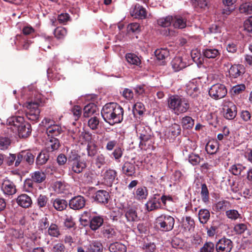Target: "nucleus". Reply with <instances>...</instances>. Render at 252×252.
Returning <instances> with one entry per match:
<instances>
[{"label":"nucleus","mask_w":252,"mask_h":252,"mask_svg":"<svg viewBox=\"0 0 252 252\" xmlns=\"http://www.w3.org/2000/svg\"><path fill=\"white\" fill-rule=\"evenodd\" d=\"M101 114L104 120L110 125L120 123L123 120L124 110L116 103H109L102 108Z\"/></svg>","instance_id":"f257e3e1"},{"label":"nucleus","mask_w":252,"mask_h":252,"mask_svg":"<svg viewBox=\"0 0 252 252\" xmlns=\"http://www.w3.org/2000/svg\"><path fill=\"white\" fill-rule=\"evenodd\" d=\"M8 128L14 133H18L19 137L26 138L30 135L32 131L31 126L25 122L24 118L21 116H13L7 120Z\"/></svg>","instance_id":"f03ea898"},{"label":"nucleus","mask_w":252,"mask_h":252,"mask_svg":"<svg viewBox=\"0 0 252 252\" xmlns=\"http://www.w3.org/2000/svg\"><path fill=\"white\" fill-rule=\"evenodd\" d=\"M168 106L171 112L176 115L187 112L190 108L188 99L177 95L169 98Z\"/></svg>","instance_id":"7ed1b4c3"},{"label":"nucleus","mask_w":252,"mask_h":252,"mask_svg":"<svg viewBox=\"0 0 252 252\" xmlns=\"http://www.w3.org/2000/svg\"><path fill=\"white\" fill-rule=\"evenodd\" d=\"M41 103V98L39 96L34 101H28L24 104V106L27 108L26 117L29 120L36 121L39 119L40 112L39 106Z\"/></svg>","instance_id":"20e7f679"},{"label":"nucleus","mask_w":252,"mask_h":252,"mask_svg":"<svg viewBox=\"0 0 252 252\" xmlns=\"http://www.w3.org/2000/svg\"><path fill=\"white\" fill-rule=\"evenodd\" d=\"M156 223L161 231L168 232L173 229L175 220L170 215L162 214L156 219Z\"/></svg>","instance_id":"39448f33"},{"label":"nucleus","mask_w":252,"mask_h":252,"mask_svg":"<svg viewBox=\"0 0 252 252\" xmlns=\"http://www.w3.org/2000/svg\"><path fill=\"white\" fill-rule=\"evenodd\" d=\"M209 95L215 99L224 97L227 94L225 86L221 84H216L211 86L209 91Z\"/></svg>","instance_id":"423d86ee"},{"label":"nucleus","mask_w":252,"mask_h":252,"mask_svg":"<svg viewBox=\"0 0 252 252\" xmlns=\"http://www.w3.org/2000/svg\"><path fill=\"white\" fill-rule=\"evenodd\" d=\"M129 13L133 18L140 19H145L147 14L146 9L138 3L131 8Z\"/></svg>","instance_id":"0eeeda50"},{"label":"nucleus","mask_w":252,"mask_h":252,"mask_svg":"<svg viewBox=\"0 0 252 252\" xmlns=\"http://www.w3.org/2000/svg\"><path fill=\"white\" fill-rule=\"evenodd\" d=\"M233 247L232 242L228 239L223 238L220 239L216 245L218 252H230Z\"/></svg>","instance_id":"6e6552de"},{"label":"nucleus","mask_w":252,"mask_h":252,"mask_svg":"<svg viewBox=\"0 0 252 252\" xmlns=\"http://www.w3.org/2000/svg\"><path fill=\"white\" fill-rule=\"evenodd\" d=\"M186 92L189 96L195 97L199 93V85L197 81L193 79L187 83L186 85Z\"/></svg>","instance_id":"1a4fd4ad"},{"label":"nucleus","mask_w":252,"mask_h":252,"mask_svg":"<svg viewBox=\"0 0 252 252\" xmlns=\"http://www.w3.org/2000/svg\"><path fill=\"white\" fill-rule=\"evenodd\" d=\"M147 209L148 211H152L161 208V204L159 197V195L154 194L149 198L146 204Z\"/></svg>","instance_id":"9d476101"},{"label":"nucleus","mask_w":252,"mask_h":252,"mask_svg":"<svg viewBox=\"0 0 252 252\" xmlns=\"http://www.w3.org/2000/svg\"><path fill=\"white\" fill-rule=\"evenodd\" d=\"M123 208L127 222L131 227H133L134 222L137 221L139 220L136 210L133 208H126L124 207Z\"/></svg>","instance_id":"9b49d317"},{"label":"nucleus","mask_w":252,"mask_h":252,"mask_svg":"<svg viewBox=\"0 0 252 252\" xmlns=\"http://www.w3.org/2000/svg\"><path fill=\"white\" fill-rule=\"evenodd\" d=\"M1 189L5 194L8 195L15 194L17 190L14 183L7 179L3 181L1 185Z\"/></svg>","instance_id":"f8f14e48"},{"label":"nucleus","mask_w":252,"mask_h":252,"mask_svg":"<svg viewBox=\"0 0 252 252\" xmlns=\"http://www.w3.org/2000/svg\"><path fill=\"white\" fill-rule=\"evenodd\" d=\"M86 200L83 196L78 195L73 197L69 202V206L73 210H80L85 206Z\"/></svg>","instance_id":"ddd939ff"},{"label":"nucleus","mask_w":252,"mask_h":252,"mask_svg":"<svg viewBox=\"0 0 252 252\" xmlns=\"http://www.w3.org/2000/svg\"><path fill=\"white\" fill-rule=\"evenodd\" d=\"M69 165L70 170L76 174L82 173L87 167L86 162L82 159L70 163Z\"/></svg>","instance_id":"4468645a"},{"label":"nucleus","mask_w":252,"mask_h":252,"mask_svg":"<svg viewBox=\"0 0 252 252\" xmlns=\"http://www.w3.org/2000/svg\"><path fill=\"white\" fill-rule=\"evenodd\" d=\"M245 72V68L242 64H234L231 65L228 73L230 78H238L241 77Z\"/></svg>","instance_id":"2eb2a0df"},{"label":"nucleus","mask_w":252,"mask_h":252,"mask_svg":"<svg viewBox=\"0 0 252 252\" xmlns=\"http://www.w3.org/2000/svg\"><path fill=\"white\" fill-rule=\"evenodd\" d=\"M181 129L180 125L174 124L170 126L166 131V135L170 140H174L181 133Z\"/></svg>","instance_id":"dca6fc26"},{"label":"nucleus","mask_w":252,"mask_h":252,"mask_svg":"<svg viewBox=\"0 0 252 252\" xmlns=\"http://www.w3.org/2000/svg\"><path fill=\"white\" fill-rule=\"evenodd\" d=\"M86 252H101L103 250L102 244L97 241H93L85 245Z\"/></svg>","instance_id":"f3484780"},{"label":"nucleus","mask_w":252,"mask_h":252,"mask_svg":"<svg viewBox=\"0 0 252 252\" xmlns=\"http://www.w3.org/2000/svg\"><path fill=\"white\" fill-rule=\"evenodd\" d=\"M171 64L173 69L176 72L182 70L187 66L186 62L184 61L182 58L180 57L174 58Z\"/></svg>","instance_id":"a211bd4d"},{"label":"nucleus","mask_w":252,"mask_h":252,"mask_svg":"<svg viewBox=\"0 0 252 252\" xmlns=\"http://www.w3.org/2000/svg\"><path fill=\"white\" fill-rule=\"evenodd\" d=\"M140 141L139 146L141 149L147 150L152 146L153 141L151 138V133L139 137Z\"/></svg>","instance_id":"6ab92c4d"},{"label":"nucleus","mask_w":252,"mask_h":252,"mask_svg":"<svg viewBox=\"0 0 252 252\" xmlns=\"http://www.w3.org/2000/svg\"><path fill=\"white\" fill-rule=\"evenodd\" d=\"M17 203L23 208H28L32 204L31 198L26 194H22L18 196L17 198Z\"/></svg>","instance_id":"aec40b11"},{"label":"nucleus","mask_w":252,"mask_h":252,"mask_svg":"<svg viewBox=\"0 0 252 252\" xmlns=\"http://www.w3.org/2000/svg\"><path fill=\"white\" fill-rule=\"evenodd\" d=\"M117 175L115 170L109 169L106 170L103 175L104 182L108 186H111L114 181Z\"/></svg>","instance_id":"412c9836"},{"label":"nucleus","mask_w":252,"mask_h":252,"mask_svg":"<svg viewBox=\"0 0 252 252\" xmlns=\"http://www.w3.org/2000/svg\"><path fill=\"white\" fill-rule=\"evenodd\" d=\"M237 115V108L235 105L232 102H229L227 108L225 109L224 117L228 120L234 119Z\"/></svg>","instance_id":"4be33fe9"},{"label":"nucleus","mask_w":252,"mask_h":252,"mask_svg":"<svg viewBox=\"0 0 252 252\" xmlns=\"http://www.w3.org/2000/svg\"><path fill=\"white\" fill-rule=\"evenodd\" d=\"M204 56L208 59H216L220 57V51L213 47H207L202 51Z\"/></svg>","instance_id":"5701e85b"},{"label":"nucleus","mask_w":252,"mask_h":252,"mask_svg":"<svg viewBox=\"0 0 252 252\" xmlns=\"http://www.w3.org/2000/svg\"><path fill=\"white\" fill-rule=\"evenodd\" d=\"M59 146V141L55 137H49V139L47 140L45 144V147L48 152L58 150Z\"/></svg>","instance_id":"b1692460"},{"label":"nucleus","mask_w":252,"mask_h":252,"mask_svg":"<svg viewBox=\"0 0 252 252\" xmlns=\"http://www.w3.org/2000/svg\"><path fill=\"white\" fill-rule=\"evenodd\" d=\"M172 24L175 28L184 29L187 26V20L180 15L173 17Z\"/></svg>","instance_id":"393cba45"},{"label":"nucleus","mask_w":252,"mask_h":252,"mask_svg":"<svg viewBox=\"0 0 252 252\" xmlns=\"http://www.w3.org/2000/svg\"><path fill=\"white\" fill-rule=\"evenodd\" d=\"M102 233L103 236L108 239H115L117 237L118 232L111 226H106L103 228Z\"/></svg>","instance_id":"a878e982"},{"label":"nucleus","mask_w":252,"mask_h":252,"mask_svg":"<svg viewBox=\"0 0 252 252\" xmlns=\"http://www.w3.org/2000/svg\"><path fill=\"white\" fill-rule=\"evenodd\" d=\"M109 198V193L106 190H99L95 193V199L100 203H107Z\"/></svg>","instance_id":"bb28decb"},{"label":"nucleus","mask_w":252,"mask_h":252,"mask_svg":"<svg viewBox=\"0 0 252 252\" xmlns=\"http://www.w3.org/2000/svg\"><path fill=\"white\" fill-rule=\"evenodd\" d=\"M63 131L62 127L58 125H50L46 129V133L49 137H53L60 135Z\"/></svg>","instance_id":"cd10ccee"},{"label":"nucleus","mask_w":252,"mask_h":252,"mask_svg":"<svg viewBox=\"0 0 252 252\" xmlns=\"http://www.w3.org/2000/svg\"><path fill=\"white\" fill-rule=\"evenodd\" d=\"M122 168L123 173L127 176H131L135 173V165L129 161L125 162Z\"/></svg>","instance_id":"c85d7f7f"},{"label":"nucleus","mask_w":252,"mask_h":252,"mask_svg":"<svg viewBox=\"0 0 252 252\" xmlns=\"http://www.w3.org/2000/svg\"><path fill=\"white\" fill-rule=\"evenodd\" d=\"M137 136L139 137L145 136L151 133L149 127L145 126L143 124H138L135 126Z\"/></svg>","instance_id":"c756f323"},{"label":"nucleus","mask_w":252,"mask_h":252,"mask_svg":"<svg viewBox=\"0 0 252 252\" xmlns=\"http://www.w3.org/2000/svg\"><path fill=\"white\" fill-rule=\"evenodd\" d=\"M53 206L57 211H61L66 208L67 206V202L66 200L60 198H56L54 200H52Z\"/></svg>","instance_id":"7c9ffc66"},{"label":"nucleus","mask_w":252,"mask_h":252,"mask_svg":"<svg viewBox=\"0 0 252 252\" xmlns=\"http://www.w3.org/2000/svg\"><path fill=\"white\" fill-rule=\"evenodd\" d=\"M53 188L57 193H62L68 189L69 186L64 182L57 181L54 183Z\"/></svg>","instance_id":"2f4dec72"},{"label":"nucleus","mask_w":252,"mask_h":252,"mask_svg":"<svg viewBox=\"0 0 252 252\" xmlns=\"http://www.w3.org/2000/svg\"><path fill=\"white\" fill-rule=\"evenodd\" d=\"M32 181L36 183H41L46 179L45 174L41 171H36L31 173Z\"/></svg>","instance_id":"473e14b6"},{"label":"nucleus","mask_w":252,"mask_h":252,"mask_svg":"<svg viewBox=\"0 0 252 252\" xmlns=\"http://www.w3.org/2000/svg\"><path fill=\"white\" fill-rule=\"evenodd\" d=\"M17 41H19V43L21 45V49L27 50L32 41L22 35H18L16 37Z\"/></svg>","instance_id":"72a5a7b5"},{"label":"nucleus","mask_w":252,"mask_h":252,"mask_svg":"<svg viewBox=\"0 0 252 252\" xmlns=\"http://www.w3.org/2000/svg\"><path fill=\"white\" fill-rule=\"evenodd\" d=\"M110 252H126V246L122 243L115 242L111 244L109 247Z\"/></svg>","instance_id":"f704fd0d"},{"label":"nucleus","mask_w":252,"mask_h":252,"mask_svg":"<svg viewBox=\"0 0 252 252\" xmlns=\"http://www.w3.org/2000/svg\"><path fill=\"white\" fill-rule=\"evenodd\" d=\"M148 195V189L145 187L138 188L135 192V197L138 200L146 199Z\"/></svg>","instance_id":"c9c22d12"},{"label":"nucleus","mask_w":252,"mask_h":252,"mask_svg":"<svg viewBox=\"0 0 252 252\" xmlns=\"http://www.w3.org/2000/svg\"><path fill=\"white\" fill-rule=\"evenodd\" d=\"M182 227L185 231L192 230L194 227L193 220L190 217H187L185 220L183 221Z\"/></svg>","instance_id":"e433bc0d"},{"label":"nucleus","mask_w":252,"mask_h":252,"mask_svg":"<svg viewBox=\"0 0 252 252\" xmlns=\"http://www.w3.org/2000/svg\"><path fill=\"white\" fill-rule=\"evenodd\" d=\"M126 59L128 63L131 64L139 65L141 64V60L134 54L127 53L126 55Z\"/></svg>","instance_id":"4c0bfd02"},{"label":"nucleus","mask_w":252,"mask_h":252,"mask_svg":"<svg viewBox=\"0 0 252 252\" xmlns=\"http://www.w3.org/2000/svg\"><path fill=\"white\" fill-rule=\"evenodd\" d=\"M52 39L51 36L46 35L45 34L42 35L39 38L40 42V48H43V50H46V48L49 49L50 48V42Z\"/></svg>","instance_id":"58836bf2"},{"label":"nucleus","mask_w":252,"mask_h":252,"mask_svg":"<svg viewBox=\"0 0 252 252\" xmlns=\"http://www.w3.org/2000/svg\"><path fill=\"white\" fill-rule=\"evenodd\" d=\"M103 222V220L100 217H94L90 222V228L93 230H95L102 225Z\"/></svg>","instance_id":"ea45409f"},{"label":"nucleus","mask_w":252,"mask_h":252,"mask_svg":"<svg viewBox=\"0 0 252 252\" xmlns=\"http://www.w3.org/2000/svg\"><path fill=\"white\" fill-rule=\"evenodd\" d=\"M210 214L207 209H201L198 213L200 222L202 224L206 223L210 219Z\"/></svg>","instance_id":"a19ab883"},{"label":"nucleus","mask_w":252,"mask_h":252,"mask_svg":"<svg viewBox=\"0 0 252 252\" xmlns=\"http://www.w3.org/2000/svg\"><path fill=\"white\" fill-rule=\"evenodd\" d=\"M49 158L48 152H41L36 158V164L38 165H43L45 164Z\"/></svg>","instance_id":"79ce46f5"},{"label":"nucleus","mask_w":252,"mask_h":252,"mask_svg":"<svg viewBox=\"0 0 252 252\" xmlns=\"http://www.w3.org/2000/svg\"><path fill=\"white\" fill-rule=\"evenodd\" d=\"M155 54L158 60L162 61L168 57L169 52L166 48H161L156 50Z\"/></svg>","instance_id":"37998d69"},{"label":"nucleus","mask_w":252,"mask_h":252,"mask_svg":"<svg viewBox=\"0 0 252 252\" xmlns=\"http://www.w3.org/2000/svg\"><path fill=\"white\" fill-rule=\"evenodd\" d=\"M239 11L241 13L246 15L252 14V2H246L242 3L239 7Z\"/></svg>","instance_id":"c03bdc74"},{"label":"nucleus","mask_w":252,"mask_h":252,"mask_svg":"<svg viewBox=\"0 0 252 252\" xmlns=\"http://www.w3.org/2000/svg\"><path fill=\"white\" fill-rule=\"evenodd\" d=\"M173 16H168L164 18L159 19L158 21V24L163 27H168L172 23Z\"/></svg>","instance_id":"a18cd8bd"},{"label":"nucleus","mask_w":252,"mask_h":252,"mask_svg":"<svg viewBox=\"0 0 252 252\" xmlns=\"http://www.w3.org/2000/svg\"><path fill=\"white\" fill-rule=\"evenodd\" d=\"M67 34V31L63 27H58L55 29L54 34L58 39H62L64 38Z\"/></svg>","instance_id":"49530a36"},{"label":"nucleus","mask_w":252,"mask_h":252,"mask_svg":"<svg viewBox=\"0 0 252 252\" xmlns=\"http://www.w3.org/2000/svg\"><path fill=\"white\" fill-rule=\"evenodd\" d=\"M182 125L184 128H191L193 126L194 120L189 116H185L182 119Z\"/></svg>","instance_id":"de8ad7c7"},{"label":"nucleus","mask_w":252,"mask_h":252,"mask_svg":"<svg viewBox=\"0 0 252 252\" xmlns=\"http://www.w3.org/2000/svg\"><path fill=\"white\" fill-rule=\"evenodd\" d=\"M48 197L45 195L40 194L37 198V205L40 208H43L48 206Z\"/></svg>","instance_id":"09e8293b"},{"label":"nucleus","mask_w":252,"mask_h":252,"mask_svg":"<svg viewBox=\"0 0 252 252\" xmlns=\"http://www.w3.org/2000/svg\"><path fill=\"white\" fill-rule=\"evenodd\" d=\"M200 194L202 201L205 203H208L209 199V193L207 186L205 184L201 185Z\"/></svg>","instance_id":"8fccbe9b"},{"label":"nucleus","mask_w":252,"mask_h":252,"mask_svg":"<svg viewBox=\"0 0 252 252\" xmlns=\"http://www.w3.org/2000/svg\"><path fill=\"white\" fill-rule=\"evenodd\" d=\"M48 233L52 237H58L60 235V232L58 225L56 224L52 223L48 229Z\"/></svg>","instance_id":"3c124183"},{"label":"nucleus","mask_w":252,"mask_h":252,"mask_svg":"<svg viewBox=\"0 0 252 252\" xmlns=\"http://www.w3.org/2000/svg\"><path fill=\"white\" fill-rule=\"evenodd\" d=\"M23 156L24 160L29 164H32L34 161V156L29 151H22Z\"/></svg>","instance_id":"603ef678"},{"label":"nucleus","mask_w":252,"mask_h":252,"mask_svg":"<svg viewBox=\"0 0 252 252\" xmlns=\"http://www.w3.org/2000/svg\"><path fill=\"white\" fill-rule=\"evenodd\" d=\"M228 204V201L221 200L216 203L213 206V208L216 211H224L227 208Z\"/></svg>","instance_id":"864d4df0"},{"label":"nucleus","mask_w":252,"mask_h":252,"mask_svg":"<svg viewBox=\"0 0 252 252\" xmlns=\"http://www.w3.org/2000/svg\"><path fill=\"white\" fill-rule=\"evenodd\" d=\"M218 148H219L217 143L215 142H209L207 144L206 146V151L208 154L210 155L215 154L217 152Z\"/></svg>","instance_id":"5fc2aeb1"},{"label":"nucleus","mask_w":252,"mask_h":252,"mask_svg":"<svg viewBox=\"0 0 252 252\" xmlns=\"http://www.w3.org/2000/svg\"><path fill=\"white\" fill-rule=\"evenodd\" d=\"M246 168L245 166H244L241 164H236L233 165L230 169V171L235 175H239L241 172Z\"/></svg>","instance_id":"6e6d98bb"},{"label":"nucleus","mask_w":252,"mask_h":252,"mask_svg":"<svg viewBox=\"0 0 252 252\" xmlns=\"http://www.w3.org/2000/svg\"><path fill=\"white\" fill-rule=\"evenodd\" d=\"M140 26L137 23H132L128 25L127 32L128 33H138L140 32Z\"/></svg>","instance_id":"4d7b16f0"},{"label":"nucleus","mask_w":252,"mask_h":252,"mask_svg":"<svg viewBox=\"0 0 252 252\" xmlns=\"http://www.w3.org/2000/svg\"><path fill=\"white\" fill-rule=\"evenodd\" d=\"M215 249L214 244L211 242H206L200 249L199 252H213Z\"/></svg>","instance_id":"13d9d810"},{"label":"nucleus","mask_w":252,"mask_h":252,"mask_svg":"<svg viewBox=\"0 0 252 252\" xmlns=\"http://www.w3.org/2000/svg\"><path fill=\"white\" fill-rule=\"evenodd\" d=\"M81 157L75 150H71L68 155V164L81 159Z\"/></svg>","instance_id":"bf43d9fd"},{"label":"nucleus","mask_w":252,"mask_h":252,"mask_svg":"<svg viewBox=\"0 0 252 252\" xmlns=\"http://www.w3.org/2000/svg\"><path fill=\"white\" fill-rule=\"evenodd\" d=\"M94 107V106L92 104L86 105L84 108V116L85 117H89L93 114L95 111Z\"/></svg>","instance_id":"052dcab7"},{"label":"nucleus","mask_w":252,"mask_h":252,"mask_svg":"<svg viewBox=\"0 0 252 252\" xmlns=\"http://www.w3.org/2000/svg\"><path fill=\"white\" fill-rule=\"evenodd\" d=\"M188 160L192 165H196L200 163L201 158L198 155L192 153L189 155Z\"/></svg>","instance_id":"680f3d73"},{"label":"nucleus","mask_w":252,"mask_h":252,"mask_svg":"<svg viewBox=\"0 0 252 252\" xmlns=\"http://www.w3.org/2000/svg\"><path fill=\"white\" fill-rule=\"evenodd\" d=\"M10 143V140L8 137H0V150H4L7 149Z\"/></svg>","instance_id":"e2e57ef3"},{"label":"nucleus","mask_w":252,"mask_h":252,"mask_svg":"<svg viewBox=\"0 0 252 252\" xmlns=\"http://www.w3.org/2000/svg\"><path fill=\"white\" fill-rule=\"evenodd\" d=\"M226 215L228 217V218L235 220L239 218L240 216V215L239 214L238 212L236 210H229L226 211Z\"/></svg>","instance_id":"0e129e2a"},{"label":"nucleus","mask_w":252,"mask_h":252,"mask_svg":"<svg viewBox=\"0 0 252 252\" xmlns=\"http://www.w3.org/2000/svg\"><path fill=\"white\" fill-rule=\"evenodd\" d=\"M99 121L98 119L96 117L91 118L88 121V126L92 129H95L97 128Z\"/></svg>","instance_id":"69168bd1"},{"label":"nucleus","mask_w":252,"mask_h":252,"mask_svg":"<svg viewBox=\"0 0 252 252\" xmlns=\"http://www.w3.org/2000/svg\"><path fill=\"white\" fill-rule=\"evenodd\" d=\"M192 2L196 8L205 9L207 7V0H192Z\"/></svg>","instance_id":"338daca9"},{"label":"nucleus","mask_w":252,"mask_h":252,"mask_svg":"<svg viewBox=\"0 0 252 252\" xmlns=\"http://www.w3.org/2000/svg\"><path fill=\"white\" fill-rule=\"evenodd\" d=\"M244 27L245 30L248 32H252V16L245 21Z\"/></svg>","instance_id":"774afa93"}]
</instances>
